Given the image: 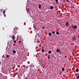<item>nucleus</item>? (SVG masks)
Here are the masks:
<instances>
[{
  "mask_svg": "<svg viewBox=\"0 0 79 79\" xmlns=\"http://www.w3.org/2000/svg\"><path fill=\"white\" fill-rule=\"evenodd\" d=\"M15 66H14L12 68V69H15Z\"/></svg>",
  "mask_w": 79,
  "mask_h": 79,
  "instance_id": "22",
  "label": "nucleus"
},
{
  "mask_svg": "<svg viewBox=\"0 0 79 79\" xmlns=\"http://www.w3.org/2000/svg\"><path fill=\"white\" fill-rule=\"evenodd\" d=\"M14 43H15V44L16 43V41L15 40L13 41Z\"/></svg>",
  "mask_w": 79,
  "mask_h": 79,
  "instance_id": "17",
  "label": "nucleus"
},
{
  "mask_svg": "<svg viewBox=\"0 0 79 79\" xmlns=\"http://www.w3.org/2000/svg\"><path fill=\"white\" fill-rule=\"evenodd\" d=\"M55 1L56 2V3H58V0H55Z\"/></svg>",
  "mask_w": 79,
  "mask_h": 79,
  "instance_id": "13",
  "label": "nucleus"
},
{
  "mask_svg": "<svg viewBox=\"0 0 79 79\" xmlns=\"http://www.w3.org/2000/svg\"><path fill=\"white\" fill-rule=\"evenodd\" d=\"M64 68H63L62 69V71H64Z\"/></svg>",
  "mask_w": 79,
  "mask_h": 79,
  "instance_id": "12",
  "label": "nucleus"
},
{
  "mask_svg": "<svg viewBox=\"0 0 79 79\" xmlns=\"http://www.w3.org/2000/svg\"><path fill=\"white\" fill-rule=\"evenodd\" d=\"M67 57L66 56H65V58H66Z\"/></svg>",
  "mask_w": 79,
  "mask_h": 79,
  "instance_id": "28",
  "label": "nucleus"
},
{
  "mask_svg": "<svg viewBox=\"0 0 79 79\" xmlns=\"http://www.w3.org/2000/svg\"><path fill=\"white\" fill-rule=\"evenodd\" d=\"M79 75H78V76H77L76 77V78L77 79H79Z\"/></svg>",
  "mask_w": 79,
  "mask_h": 79,
  "instance_id": "10",
  "label": "nucleus"
},
{
  "mask_svg": "<svg viewBox=\"0 0 79 79\" xmlns=\"http://www.w3.org/2000/svg\"><path fill=\"white\" fill-rule=\"evenodd\" d=\"M58 21H60V20H58Z\"/></svg>",
  "mask_w": 79,
  "mask_h": 79,
  "instance_id": "34",
  "label": "nucleus"
},
{
  "mask_svg": "<svg viewBox=\"0 0 79 79\" xmlns=\"http://www.w3.org/2000/svg\"><path fill=\"white\" fill-rule=\"evenodd\" d=\"M67 2H69V1L68 0H66Z\"/></svg>",
  "mask_w": 79,
  "mask_h": 79,
  "instance_id": "24",
  "label": "nucleus"
},
{
  "mask_svg": "<svg viewBox=\"0 0 79 79\" xmlns=\"http://www.w3.org/2000/svg\"><path fill=\"white\" fill-rule=\"evenodd\" d=\"M9 55H7V56H6V58H9Z\"/></svg>",
  "mask_w": 79,
  "mask_h": 79,
  "instance_id": "19",
  "label": "nucleus"
},
{
  "mask_svg": "<svg viewBox=\"0 0 79 79\" xmlns=\"http://www.w3.org/2000/svg\"><path fill=\"white\" fill-rule=\"evenodd\" d=\"M73 27L75 29H77V25L74 26Z\"/></svg>",
  "mask_w": 79,
  "mask_h": 79,
  "instance_id": "5",
  "label": "nucleus"
},
{
  "mask_svg": "<svg viewBox=\"0 0 79 79\" xmlns=\"http://www.w3.org/2000/svg\"><path fill=\"white\" fill-rule=\"evenodd\" d=\"M12 38L13 40H15V35H13L12 36Z\"/></svg>",
  "mask_w": 79,
  "mask_h": 79,
  "instance_id": "8",
  "label": "nucleus"
},
{
  "mask_svg": "<svg viewBox=\"0 0 79 79\" xmlns=\"http://www.w3.org/2000/svg\"><path fill=\"white\" fill-rule=\"evenodd\" d=\"M21 41H19V43H21Z\"/></svg>",
  "mask_w": 79,
  "mask_h": 79,
  "instance_id": "26",
  "label": "nucleus"
},
{
  "mask_svg": "<svg viewBox=\"0 0 79 79\" xmlns=\"http://www.w3.org/2000/svg\"><path fill=\"white\" fill-rule=\"evenodd\" d=\"M3 15H5V10H3Z\"/></svg>",
  "mask_w": 79,
  "mask_h": 79,
  "instance_id": "14",
  "label": "nucleus"
},
{
  "mask_svg": "<svg viewBox=\"0 0 79 79\" xmlns=\"http://www.w3.org/2000/svg\"><path fill=\"white\" fill-rule=\"evenodd\" d=\"M38 7H39V9H40V8H41V4H40L39 5Z\"/></svg>",
  "mask_w": 79,
  "mask_h": 79,
  "instance_id": "4",
  "label": "nucleus"
},
{
  "mask_svg": "<svg viewBox=\"0 0 79 79\" xmlns=\"http://www.w3.org/2000/svg\"><path fill=\"white\" fill-rule=\"evenodd\" d=\"M42 28V29H44V28H45V27H43Z\"/></svg>",
  "mask_w": 79,
  "mask_h": 79,
  "instance_id": "25",
  "label": "nucleus"
},
{
  "mask_svg": "<svg viewBox=\"0 0 79 79\" xmlns=\"http://www.w3.org/2000/svg\"><path fill=\"white\" fill-rule=\"evenodd\" d=\"M48 53H49V54H50V53H52V51L51 50H50L48 52Z\"/></svg>",
  "mask_w": 79,
  "mask_h": 79,
  "instance_id": "11",
  "label": "nucleus"
},
{
  "mask_svg": "<svg viewBox=\"0 0 79 79\" xmlns=\"http://www.w3.org/2000/svg\"><path fill=\"white\" fill-rule=\"evenodd\" d=\"M50 9L51 10H52V9H53V6H51L50 7Z\"/></svg>",
  "mask_w": 79,
  "mask_h": 79,
  "instance_id": "6",
  "label": "nucleus"
},
{
  "mask_svg": "<svg viewBox=\"0 0 79 79\" xmlns=\"http://www.w3.org/2000/svg\"><path fill=\"white\" fill-rule=\"evenodd\" d=\"M42 52H44V49H42Z\"/></svg>",
  "mask_w": 79,
  "mask_h": 79,
  "instance_id": "20",
  "label": "nucleus"
},
{
  "mask_svg": "<svg viewBox=\"0 0 79 79\" xmlns=\"http://www.w3.org/2000/svg\"><path fill=\"white\" fill-rule=\"evenodd\" d=\"M76 72H79V69L77 68L76 69Z\"/></svg>",
  "mask_w": 79,
  "mask_h": 79,
  "instance_id": "7",
  "label": "nucleus"
},
{
  "mask_svg": "<svg viewBox=\"0 0 79 79\" xmlns=\"http://www.w3.org/2000/svg\"><path fill=\"white\" fill-rule=\"evenodd\" d=\"M60 54H61V52H60Z\"/></svg>",
  "mask_w": 79,
  "mask_h": 79,
  "instance_id": "30",
  "label": "nucleus"
},
{
  "mask_svg": "<svg viewBox=\"0 0 79 79\" xmlns=\"http://www.w3.org/2000/svg\"><path fill=\"white\" fill-rule=\"evenodd\" d=\"M72 39V40H75V41H76V40H77V37L75 36H74L73 37Z\"/></svg>",
  "mask_w": 79,
  "mask_h": 79,
  "instance_id": "1",
  "label": "nucleus"
},
{
  "mask_svg": "<svg viewBox=\"0 0 79 79\" xmlns=\"http://www.w3.org/2000/svg\"><path fill=\"white\" fill-rule=\"evenodd\" d=\"M48 59H50V55L48 56Z\"/></svg>",
  "mask_w": 79,
  "mask_h": 79,
  "instance_id": "23",
  "label": "nucleus"
},
{
  "mask_svg": "<svg viewBox=\"0 0 79 79\" xmlns=\"http://www.w3.org/2000/svg\"><path fill=\"white\" fill-rule=\"evenodd\" d=\"M78 74H79L78 75H79V73H78Z\"/></svg>",
  "mask_w": 79,
  "mask_h": 79,
  "instance_id": "36",
  "label": "nucleus"
},
{
  "mask_svg": "<svg viewBox=\"0 0 79 79\" xmlns=\"http://www.w3.org/2000/svg\"><path fill=\"white\" fill-rule=\"evenodd\" d=\"M4 16L5 17H6V15L5 14H4Z\"/></svg>",
  "mask_w": 79,
  "mask_h": 79,
  "instance_id": "27",
  "label": "nucleus"
},
{
  "mask_svg": "<svg viewBox=\"0 0 79 79\" xmlns=\"http://www.w3.org/2000/svg\"><path fill=\"white\" fill-rule=\"evenodd\" d=\"M61 51H60V50L59 49H56V52H58V53H60V52Z\"/></svg>",
  "mask_w": 79,
  "mask_h": 79,
  "instance_id": "2",
  "label": "nucleus"
},
{
  "mask_svg": "<svg viewBox=\"0 0 79 79\" xmlns=\"http://www.w3.org/2000/svg\"><path fill=\"white\" fill-rule=\"evenodd\" d=\"M38 36H39V35H38Z\"/></svg>",
  "mask_w": 79,
  "mask_h": 79,
  "instance_id": "33",
  "label": "nucleus"
},
{
  "mask_svg": "<svg viewBox=\"0 0 79 79\" xmlns=\"http://www.w3.org/2000/svg\"><path fill=\"white\" fill-rule=\"evenodd\" d=\"M15 29H14V30H15Z\"/></svg>",
  "mask_w": 79,
  "mask_h": 79,
  "instance_id": "35",
  "label": "nucleus"
},
{
  "mask_svg": "<svg viewBox=\"0 0 79 79\" xmlns=\"http://www.w3.org/2000/svg\"><path fill=\"white\" fill-rule=\"evenodd\" d=\"M49 36H51V35H52V33L50 32L49 33Z\"/></svg>",
  "mask_w": 79,
  "mask_h": 79,
  "instance_id": "16",
  "label": "nucleus"
},
{
  "mask_svg": "<svg viewBox=\"0 0 79 79\" xmlns=\"http://www.w3.org/2000/svg\"><path fill=\"white\" fill-rule=\"evenodd\" d=\"M66 26H69V22H67L66 23Z\"/></svg>",
  "mask_w": 79,
  "mask_h": 79,
  "instance_id": "3",
  "label": "nucleus"
},
{
  "mask_svg": "<svg viewBox=\"0 0 79 79\" xmlns=\"http://www.w3.org/2000/svg\"><path fill=\"white\" fill-rule=\"evenodd\" d=\"M55 31H52V34H55Z\"/></svg>",
  "mask_w": 79,
  "mask_h": 79,
  "instance_id": "21",
  "label": "nucleus"
},
{
  "mask_svg": "<svg viewBox=\"0 0 79 79\" xmlns=\"http://www.w3.org/2000/svg\"><path fill=\"white\" fill-rule=\"evenodd\" d=\"M56 34H57V35H58V34H60V33H59V32L57 31L56 32Z\"/></svg>",
  "mask_w": 79,
  "mask_h": 79,
  "instance_id": "15",
  "label": "nucleus"
},
{
  "mask_svg": "<svg viewBox=\"0 0 79 79\" xmlns=\"http://www.w3.org/2000/svg\"><path fill=\"white\" fill-rule=\"evenodd\" d=\"M25 79H27V78H26Z\"/></svg>",
  "mask_w": 79,
  "mask_h": 79,
  "instance_id": "31",
  "label": "nucleus"
},
{
  "mask_svg": "<svg viewBox=\"0 0 79 79\" xmlns=\"http://www.w3.org/2000/svg\"><path fill=\"white\" fill-rule=\"evenodd\" d=\"M74 26H73V25H72V27H74Z\"/></svg>",
  "mask_w": 79,
  "mask_h": 79,
  "instance_id": "29",
  "label": "nucleus"
},
{
  "mask_svg": "<svg viewBox=\"0 0 79 79\" xmlns=\"http://www.w3.org/2000/svg\"><path fill=\"white\" fill-rule=\"evenodd\" d=\"M27 11L28 12H30V11H29V9H27Z\"/></svg>",
  "mask_w": 79,
  "mask_h": 79,
  "instance_id": "18",
  "label": "nucleus"
},
{
  "mask_svg": "<svg viewBox=\"0 0 79 79\" xmlns=\"http://www.w3.org/2000/svg\"><path fill=\"white\" fill-rule=\"evenodd\" d=\"M12 52L14 53H16V51L14 50Z\"/></svg>",
  "mask_w": 79,
  "mask_h": 79,
  "instance_id": "9",
  "label": "nucleus"
},
{
  "mask_svg": "<svg viewBox=\"0 0 79 79\" xmlns=\"http://www.w3.org/2000/svg\"><path fill=\"white\" fill-rule=\"evenodd\" d=\"M2 9L1 10V11H2Z\"/></svg>",
  "mask_w": 79,
  "mask_h": 79,
  "instance_id": "32",
  "label": "nucleus"
}]
</instances>
